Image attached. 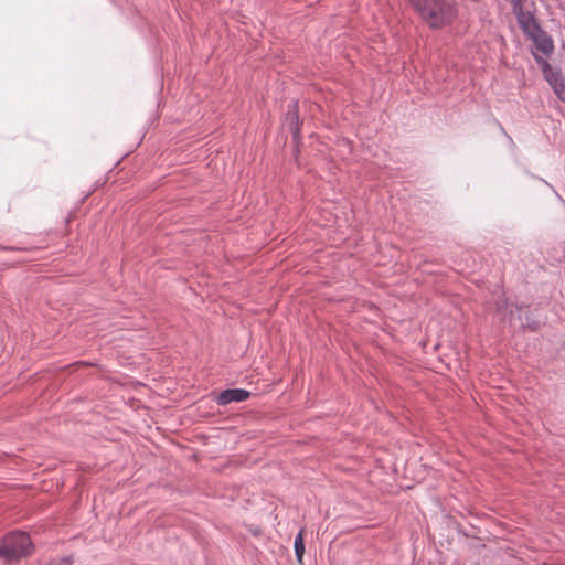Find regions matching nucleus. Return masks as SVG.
<instances>
[{
  "instance_id": "obj_6",
  "label": "nucleus",
  "mask_w": 565,
  "mask_h": 565,
  "mask_svg": "<svg viewBox=\"0 0 565 565\" xmlns=\"http://www.w3.org/2000/svg\"><path fill=\"white\" fill-rule=\"evenodd\" d=\"M546 82L551 85L557 98L565 103V77L562 72L558 70L555 74L548 77Z\"/></svg>"
},
{
  "instance_id": "obj_5",
  "label": "nucleus",
  "mask_w": 565,
  "mask_h": 565,
  "mask_svg": "<svg viewBox=\"0 0 565 565\" xmlns=\"http://www.w3.org/2000/svg\"><path fill=\"white\" fill-rule=\"evenodd\" d=\"M530 39L534 42L536 49L545 55L553 53V39L543 29L539 30V32L534 33V35L530 36Z\"/></svg>"
},
{
  "instance_id": "obj_2",
  "label": "nucleus",
  "mask_w": 565,
  "mask_h": 565,
  "mask_svg": "<svg viewBox=\"0 0 565 565\" xmlns=\"http://www.w3.org/2000/svg\"><path fill=\"white\" fill-rule=\"evenodd\" d=\"M30 536L20 531L7 534L0 542V558L7 562L26 557L32 553Z\"/></svg>"
},
{
  "instance_id": "obj_1",
  "label": "nucleus",
  "mask_w": 565,
  "mask_h": 565,
  "mask_svg": "<svg viewBox=\"0 0 565 565\" xmlns=\"http://www.w3.org/2000/svg\"><path fill=\"white\" fill-rule=\"evenodd\" d=\"M414 11L431 29L446 26L457 17L456 3L452 0H425Z\"/></svg>"
},
{
  "instance_id": "obj_9",
  "label": "nucleus",
  "mask_w": 565,
  "mask_h": 565,
  "mask_svg": "<svg viewBox=\"0 0 565 565\" xmlns=\"http://www.w3.org/2000/svg\"><path fill=\"white\" fill-rule=\"evenodd\" d=\"M534 58L536 63L541 66L545 81L553 74H555V72L558 71V68H554L553 66H551L550 63L541 55L534 54Z\"/></svg>"
},
{
  "instance_id": "obj_7",
  "label": "nucleus",
  "mask_w": 565,
  "mask_h": 565,
  "mask_svg": "<svg viewBox=\"0 0 565 565\" xmlns=\"http://www.w3.org/2000/svg\"><path fill=\"white\" fill-rule=\"evenodd\" d=\"M286 119L289 121L290 129L292 130L294 137L296 138L299 135V116L297 104H292L289 106Z\"/></svg>"
},
{
  "instance_id": "obj_3",
  "label": "nucleus",
  "mask_w": 565,
  "mask_h": 565,
  "mask_svg": "<svg viewBox=\"0 0 565 565\" xmlns=\"http://www.w3.org/2000/svg\"><path fill=\"white\" fill-rule=\"evenodd\" d=\"M512 6L516 15L518 23L527 38L533 36L534 33L542 29L534 13L527 10H523L521 0H512Z\"/></svg>"
},
{
  "instance_id": "obj_4",
  "label": "nucleus",
  "mask_w": 565,
  "mask_h": 565,
  "mask_svg": "<svg viewBox=\"0 0 565 565\" xmlns=\"http://www.w3.org/2000/svg\"><path fill=\"white\" fill-rule=\"evenodd\" d=\"M250 393L244 388H227L222 391L217 397L216 403L218 405H227L232 402H243L249 397Z\"/></svg>"
},
{
  "instance_id": "obj_8",
  "label": "nucleus",
  "mask_w": 565,
  "mask_h": 565,
  "mask_svg": "<svg viewBox=\"0 0 565 565\" xmlns=\"http://www.w3.org/2000/svg\"><path fill=\"white\" fill-rule=\"evenodd\" d=\"M303 535H305V530L301 529L299 531V533L296 535L295 543H294L296 558L300 565H303V555H305Z\"/></svg>"
},
{
  "instance_id": "obj_10",
  "label": "nucleus",
  "mask_w": 565,
  "mask_h": 565,
  "mask_svg": "<svg viewBox=\"0 0 565 565\" xmlns=\"http://www.w3.org/2000/svg\"><path fill=\"white\" fill-rule=\"evenodd\" d=\"M73 562L74 561L72 556H65L62 558L51 561L50 565H72Z\"/></svg>"
},
{
  "instance_id": "obj_12",
  "label": "nucleus",
  "mask_w": 565,
  "mask_h": 565,
  "mask_svg": "<svg viewBox=\"0 0 565 565\" xmlns=\"http://www.w3.org/2000/svg\"><path fill=\"white\" fill-rule=\"evenodd\" d=\"M1 248L2 249H13L12 247H6V246H2Z\"/></svg>"
},
{
  "instance_id": "obj_11",
  "label": "nucleus",
  "mask_w": 565,
  "mask_h": 565,
  "mask_svg": "<svg viewBox=\"0 0 565 565\" xmlns=\"http://www.w3.org/2000/svg\"><path fill=\"white\" fill-rule=\"evenodd\" d=\"M425 0H407L413 10H416Z\"/></svg>"
}]
</instances>
